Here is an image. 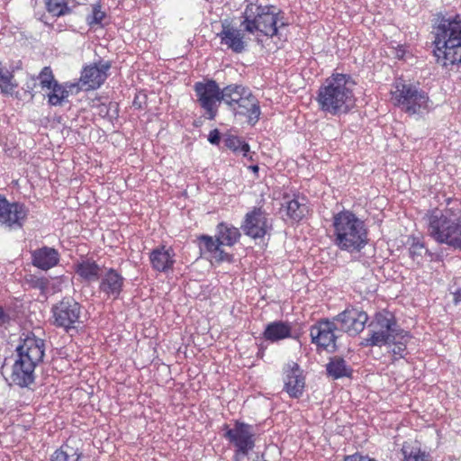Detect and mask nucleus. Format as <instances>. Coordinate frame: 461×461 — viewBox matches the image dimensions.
<instances>
[{
    "label": "nucleus",
    "mask_w": 461,
    "mask_h": 461,
    "mask_svg": "<svg viewBox=\"0 0 461 461\" xmlns=\"http://www.w3.org/2000/svg\"><path fill=\"white\" fill-rule=\"evenodd\" d=\"M279 23V13L271 5H262L258 0H245V7L240 16V27L259 40L260 37L273 38L278 29L285 26Z\"/></svg>",
    "instance_id": "obj_4"
},
{
    "label": "nucleus",
    "mask_w": 461,
    "mask_h": 461,
    "mask_svg": "<svg viewBox=\"0 0 461 461\" xmlns=\"http://www.w3.org/2000/svg\"><path fill=\"white\" fill-rule=\"evenodd\" d=\"M338 325L334 320L323 319L313 324L310 329L312 343L328 351L336 349Z\"/></svg>",
    "instance_id": "obj_12"
},
{
    "label": "nucleus",
    "mask_w": 461,
    "mask_h": 461,
    "mask_svg": "<svg viewBox=\"0 0 461 461\" xmlns=\"http://www.w3.org/2000/svg\"><path fill=\"white\" fill-rule=\"evenodd\" d=\"M411 338V333L401 327L393 333L386 346L391 348L390 352L394 356L395 359L405 357L407 355V346Z\"/></svg>",
    "instance_id": "obj_25"
},
{
    "label": "nucleus",
    "mask_w": 461,
    "mask_h": 461,
    "mask_svg": "<svg viewBox=\"0 0 461 461\" xmlns=\"http://www.w3.org/2000/svg\"><path fill=\"white\" fill-rule=\"evenodd\" d=\"M391 95L393 104L409 115L423 114L429 109L428 94L415 85L396 81Z\"/></svg>",
    "instance_id": "obj_7"
},
{
    "label": "nucleus",
    "mask_w": 461,
    "mask_h": 461,
    "mask_svg": "<svg viewBox=\"0 0 461 461\" xmlns=\"http://www.w3.org/2000/svg\"><path fill=\"white\" fill-rule=\"evenodd\" d=\"M45 8L49 14L55 17H60L72 13L67 0H44Z\"/></svg>",
    "instance_id": "obj_32"
},
{
    "label": "nucleus",
    "mask_w": 461,
    "mask_h": 461,
    "mask_svg": "<svg viewBox=\"0 0 461 461\" xmlns=\"http://www.w3.org/2000/svg\"><path fill=\"white\" fill-rule=\"evenodd\" d=\"M9 316L5 312L2 307H0V327L8 322Z\"/></svg>",
    "instance_id": "obj_43"
},
{
    "label": "nucleus",
    "mask_w": 461,
    "mask_h": 461,
    "mask_svg": "<svg viewBox=\"0 0 461 461\" xmlns=\"http://www.w3.org/2000/svg\"><path fill=\"white\" fill-rule=\"evenodd\" d=\"M368 327L369 337L364 339L361 344L365 347L381 348L388 344L400 326L392 312L384 311L375 314Z\"/></svg>",
    "instance_id": "obj_8"
},
{
    "label": "nucleus",
    "mask_w": 461,
    "mask_h": 461,
    "mask_svg": "<svg viewBox=\"0 0 461 461\" xmlns=\"http://www.w3.org/2000/svg\"><path fill=\"white\" fill-rule=\"evenodd\" d=\"M231 110L235 114L246 116L250 125H255L261 114L259 102L248 87L242 93V96L239 97Z\"/></svg>",
    "instance_id": "obj_19"
},
{
    "label": "nucleus",
    "mask_w": 461,
    "mask_h": 461,
    "mask_svg": "<svg viewBox=\"0 0 461 461\" xmlns=\"http://www.w3.org/2000/svg\"><path fill=\"white\" fill-rule=\"evenodd\" d=\"M222 430L224 438L235 447L236 455L247 456L254 448L255 433L251 425L236 420L232 428L224 424Z\"/></svg>",
    "instance_id": "obj_9"
},
{
    "label": "nucleus",
    "mask_w": 461,
    "mask_h": 461,
    "mask_svg": "<svg viewBox=\"0 0 461 461\" xmlns=\"http://www.w3.org/2000/svg\"><path fill=\"white\" fill-rule=\"evenodd\" d=\"M91 13L87 14L86 21L90 27L99 26L104 27V21L106 18V13L102 10V5L99 3L91 5Z\"/></svg>",
    "instance_id": "obj_34"
},
{
    "label": "nucleus",
    "mask_w": 461,
    "mask_h": 461,
    "mask_svg": "<svg viewBox=\"0 0 461 461\" xmlns=\"http://www.w3.org/2000/svg\"><path fill=\"white\" fill-rule=\"evenodd\" d=\"M50 90L51 91L48 94V103L53 106L61 105L69 96L68 89L59 82H55Z\"/></svg>",
    "instance_id": "obj_33"
},
{
    "label": "nucleus",
    "mask_w": 461,
    "mask_h": 461,
    "mask_svg": "<svg viewBox=\"0 0 461 461\" xmlns=\"http://www.w3.org/2000/svg\"><path fill=\"white\" fill-rule=\"evenodd\" d=\"M424 251H426L424 245L420 242H413L409 249L410 257L413 260H419V258H421Z\"/></svg>",
    "instance_id": "obj_39"
},
{
    "label": "nucleus",
    "mask_w": 461,
    "mask_h": 461,
    "mask_svg": "<svg viewBox=\"0 0 461 461\" xmlns=\"http://www.w3.org/2000/svg\"><path fill=\"white\" fill-rule=\"evenodd\" d=\"M354 86L355 82L349 75L333 73L317 91L319 110L331 116L348 113L356 104Z\"/></svg>",
    "instance_id": "obj_1"
},
{
    "label": "nucleus",
    "mask_w": 461,
    "mask_h": 461,
    "mask_svg": "<svg viewBox=\"0 0 461 461\" xmlns=\"http://www.w3.org/2000/svg\"><path fill=\"white\" fill-rule=\"evenodd\" d=\"M225 146L235 153H241L243 157H249V145L236 136H228L224 140Z\"/></svg>",
    "instance_id": "obj_35"
},
{
    "label": "nucleus",
    "mask_w": 461,
    "mask_h": 461,
    "mask_svg": "<svg viewBox=\"0 0 461 461\" xmlns=\"http://www.w3.org/2000/svg\"><path fill=\"white\" fill-rule=\"evenodd\" d=\"M98 291L109 299L116 300L121 295L125 283L122 275L114 268H104L99 278Z\"/></svg>",
    "instance_id": "obj_17"
},
{
    "label": "nucleus",
    "mask_w": 461,
    "mask_h": 461,
    "mask_svg": "<svg viewBox=\"0 0 461 461\" xmlns=\"http://www.w3.org/2000/svg\"><path fill=\"white\" fill-rule=\"evenodd\" d=\"M249 168H250L253 172H255V173H257V172L258 171V169H259V168H258V166H257V165L250 166V167H249Z\"/></svg>",
    "instance_id": "obj_45"
},
{
    "label": "nucleus",
    "mask_w": 461,
    "mask_h": 461,
    "mask_svg": "<svg viewBox=\"0 0 461 461\" xmlns=\"http://www.w3.org/2000/svg\"><path fill=\"white\" fill-rule=\"evenodd\" d=\"M76 274L84 281L91 283L99 280L102 267L93 259L83 258L74 264Z\"/></svg>",
    "instance_id": "obj_24"
},
{
    "label": "nucleus",
    "mask_w": 461,
    "mask_h": 461,
    "mask_svg": "<svg viewBox=\"0 0 461 461\" xmlns=\"http://www.w3.org/2000/svg\"><path fill=\"white\" fill-rule=\"evenodd\" d=\"M215 237L218 239L220 243L222 244V246L232 247L239 241L240 238V232L238 228L232 226L231 224L220 222L216 228Z\"/></svg>",
    "instance_id": "obj_28"
},
{
    "label": "nucleus",
    "mask_w": 461,
    "mask_h": 461,
    "mask_svg": "<svg viewBox=\"0 0 461 461\" xmlns=\"http://www.w3.org/2000/svg\"><path fill=\"white\" fill-rule=\"evenodd\" d=\"M434 54L442 66H461V19L443 21L436 29Z\"/></svg>",
    "instance_id": "obj_6"
},
{
    "label": "nucleus",
    "mask_w": 461,
    "mask_h": 461,
    "mask_svg": "<svg viewBox=\"0 0 461 461\" xmlns=\"http://www.w3.org/2000/svg\"><path fill=\"white\" fill-rule=\"evenodd\" d=\"M366 223L349 210H343L332 217V241L340 250L359 252L368 242Z\"/></svg>",
    "instance_id": "obj_3"
},
{
    "label": "nucleus",
    "mask_w": 461,
    "mask_h": 461,
    "mask_svg": "<svg viewBox=\"0 0 461 461\" xmlns=\"http://www.w3.org/2000/svg\"><path fill=\"white\" fill-rule=\"evenodd\" d=\"M200 250L204 256L210 258L217 263L230 262L232 256L222 249V244L220 243L218 239H213L209 235H202L199 238Z\"/></svg>",
    "instance_id": "obj_22"
},
{
    "label": "nucleus",
    "mask_w": 461,
    "mask_h": 461,
    "mask_svg": "<svg viewBox=\"0 0 461 461\" xmlns=\"http://www.w3.org/2000/svg\"><path fill=\"white\" fill-rule=\"evenodd\" d=\"M38 283L41 288H43L46 285V282L43 279L39 280Z\"/></svg>",
    "instance_id": "obj_46"
},
{
    "label": "nucleus",
    "mask_w": 461,
    "mask_h": 461,
    "mask_svg": "<svg viewBox=\"0 0 461 461\" xmlns=\"http://www.w3.org/2000/svg\"><path fill=\"white\" fill-rule=\"evenodd\" d=\"M80 81L79 82H77V83H70V82H67L65 84H63V86H66L67 89H68L69 91V95L71 94H77L78 93V91L81 89V87L79 86L80 85Z\"/></svg>",
    "instance_id": "obj_42"
},
{
    "label": "nucleus",
    "mask_w": 461,
    "mask_h": 461,
    "mask_svg": "<svg viewBox=\"0 0 461 461\" xmlns=\"http://www.w3.org/2000/svg\"><path fill=\"white\" fill-rule=\"evenodd\" d=\"M244 30L231 25L227 20L221 23V31L217 33L221 44L234 53H242L247 47Z\"/></svg>",
    "instance_id": "obj_16"
},
{
    "label": "nucleus",
    "mask_w": 461,
    "mask_h": 461,
    "mask_svg": "<svg viewBox=\"0 0 461 461\" xmlns=\"http://www.w3.org/2000/svg\"><path fill=\"white\" fill-rule=\"evenodd\" d=\"M326 371L327 375L335 380L350 377L353 373V369L345 359L338 356L330 358L326 365Z\"/></svg>",
    "instance_id": "obj_27"
},
{
    "label": "nucleus",
    "mask_w": 461,
    "mask_h": 461,
    "mask_svg": "<svg viewBox=\"0 0 461 461\" xmlns=\"http://www.w3.org/2000/svg\"><path fill=\"white\" fill-rule=\"evenodd\" d=\"M81 456L77 448L66 442L50 456V461H78Z\"/></svg>",
    "instance_id": "obj_30"
},
{
    "label": "nucleus",
    "mask_w": 461,
    "mask_h": 461,
    "mask_svg": "<svg viewBox=\"0 0 461 461\" xmlns=\"http://www.w3.org/2000/svg\"><path fill=\"white\" fill-rule=\"evenodd\" d=\"M345 461H376V460L369 457L368 456L354 454V455L346 456Z\"/></svg>",
    "instance_id": "obj_40"
},
{
    "label": "nucleus",
    "mask_w": 461,
    "mask_h": 461,
    "mask_svg": "<svg viewBox=\"0 0 461 461\" xmlns=\"http://www.w3.org/2000/svg\"><path fill=\"white\" fill-rule=\"evenodd\" d=\"M333 320L338 325V330L349 335H357L365 329L368 315L364 311L348 308L334 317Z\"/></svg>",
    "instance_id": "obj_13"
},
{
    "label": "nucleus",
    "mask_w": 461,
    "mask_h": 461,
    "mask_svg": "<svg viewBox=\"0 0 461 461\" xmlns=\"http://www.w3.org/2000/svg\"><path fill=\"white\" fill-rule=\"evenodd\" d=\"M292 336V325L282 321L268 323L263 332L266 340L277 342Z\"/></svg>",
    "instance_id": "obj_26"
},
{
    "label": "nucleus",
    "mask_w": 461,
    "mask_h": 461,
    "mask_svg": "<svg viewBox=\"0 0 461 461\" xmlns=\"http://www.w3.org/2000/svg\"><path fill=\"white\" fill-rule=\"evenodd\" d=\"M454 302L456 304L461 303V288L454 293Z\"/></svg>",
    "instance_id": "obj_44"
},
{
    "label": "nucleus",
    "mask_w": 461,
    "mask_h": 461,
    "mask_svg": "<svg viewBox=\"0 0 461 461\" xmlns=\"http://www.w3.org/2000/svg\"><path fill=\"white\" fill-rule=\"evenodd\" d=\"M38 79L40 80V86L42 89H50V87L58 82L54 78V75L50 67H44L38 76Z\"/></svg>",
    "instance_id": "obj_38"
},
{
    "label": "nucleus",
    "mask_w": 461,
    "mask_h": 461,
    "mask_svg": "<svg viewBox=\"0 0 461 461\" xmlns=\"http://www.w3.org/2000/svg\"><path fill=\"white\" fill-rule=\"evenodd\" d=\"M402 454L405 461H429V454L422 451L420 447L403 446Z\"/></svg>",
    "instance_id": "obj_36"
},
{
    "label": "nucleus",
    "mask_w": 461,
    "mask_h": 461,
    "mask_svg": "<svg viewBox=\"0 0 461 461\" xmlns=\"http://www.w3.org/2000/svg\"><path fill=\"white\" fill-rule=\"evenodd\" d=\"M110 67L108 62H100L84 68L80 77L81 85L86 86V89L100 87L108 77L107 72Z\"/></svg>",
    "instance_id": "obj_20"
},
{
    "label": "nucleus",
    "mask_w": 461,
    "mask_h": 461,
    "mask_svg": "<svg viewBox=\"0 0 461 461\" xmlns=\"http://www.w3.org/2000/svg\"><path fill=\"white\" fill-rule=\"evenodd\" d=\"M176 253L172 247L158 246L149 253V261L154 270L168 272L173 269L176 263Z\"/></svg>",
    "instance_id": "obj_21"
},
{
    "label": "nucleus",
    "mask_w": 461,
    "mask_h": 461,
    "mask_svg": "<svg viewBox=\"0 0 461 461\" xmlns=\"http://www.w3.org/2000/svg\"><path fill=\"white\" fill-rule=\"evenodd\" d=\"M10 379L12 384L29 388L35 381V367L42 361L45 352L44 340L35 336L27 337L17 349Z\"/></svg>",
    "instance_id": "obj_5"
},
{
    "label": "nucleus",
    "mask_w": 461,
    "mask_h": 461,
    "mask_svg": "<svg viewBox=\"0 0 461 461\" xmlns=\"http://www.w3.org/2000/svg\"><path fill=\"white\" fill-rule=\"evenodd\" d=\"M28 210L20 203H9L0 195V224L11 229H18L23 225Z\"/></svg>",
    "instance_id": "obj_15"
},
{
    "label": "nucleus",
    "mask_w": 461,
    "mask_h": 461,
    "mask_svg": "<svg viewBox=\"0 0 461 461\" xmlns=\"http://www.w3.org/2000/svg\"><path fill=\"white\" fill-rule=\"evenodd\" d=\"M247 87L243 85L230 84L221 89V102H223L230 109L235 106L240 96Z\"/></svg>",
    "instance_id": "obj_31"
},
{
    "label": "nucleus",
    "mask_w": 461,
    "mask_h": 461,
    "mask_svg": "<svg viewBox=\"0 0 461 461\" xmlns=\"http://www.w3.org/2000/svg\"><path fill=\"white\" fill-rule=\"evenodd\" d=\"M241 229L252 239L263 238L270 229L266 212L261 207H254L246 213Z\"/></svg>",
    "instance_id": "obj_14"
},
{
    "label": "nucleus",
    "mask_w": 461,
    "mask_h": 461,
    "mask_svg": "<svg viewBox=\"0 0 461 461\" xmlns=\"http://www.w3.org/2000/svg\"><path fill=\"white\" fill-rule=\"evenodd\" d=\"M13 79L14 75L7 70H4L0 74V89L3 94L13 95L14 89L17 87V84L14 83Z\"/></svg>",
    "instance_id": "obj_37"
},
{
    "label": "nucleus",
    "mask_w": 461,
    "mask_h": 461,
    "mask_svg": "<svg viewBox=\"0 0 461 461\" xmlns=\"http://www.w3.org/2000/svg\"><path fill=\"white\" fill-rule=\"evenodd\" d=\"M284 389L290 397L299 398L303 395L305 378L300 366L294 361L288 362L283 369Z\"/></svg>",
    "instance_id": "obj_18"
},
{
    "label": "nucleus",
    "mask_w": 461,
    "mask_h": 461,
    "mask_svg": "<svg viewBox=\"0 0 461 461\" xmlns=\"http://www.w3.org/2000/svg\"><path fill=\"white\" fill-rule=\"evenodd\" d=\"M220 132L217 129H214L210 131L208 135V140L211 144L218 145L220 142Z\"/></svg>",
    "instance_id": "obj_41"
},
{
    "label": "nucleus",
    "mask_w": 461,
    "mask_h": 461,
    "mask_svg": "<svg viewBox=\"0 0 461 461\" xmlns=\"http://www.w3.org/2000/svg\"><path fill=\"white\" fill-rule=\"evenodd\" d=\"M428 234L438 243L461 249V203L447 198L444 209L435 208L425 216Z\"/></svg>",
    "instance_id": "obj_2"
},
{
    "label": "nucleus",
    "mask_w": 461,
    "mask_h": 461,
    "mask_svg": "<svg viewBox=\"0 0 461 461\" xmlns=\"http://www.w3.org/2000/svg\"><path fill=\"white\" fill-rule=\"evenodd\" d=\"M194 90L200 106L205 111L209 120H213L218 113L221 103V88L216 81L206 79L194 83Z\"/></svg>",
    "instance_id": "obj_10"
},
{
    "label": "nucleus",
    "mask_w": 461,
    "mask_h": 461,
    "mask_svg": "<svg viewBox=\"0 0 461 461\" xmlns=\"http://www.w3.org/2000/svg\"><path fill=\"white\" fill-rule=\"evenodd\" d=\"M59 257L56 249L44 246L32 251V263L35 267L47 271L59 264Z\"/></svg>",
    "instance_id": "obj_23"
},
{
    "label": "nucleus",
    "mask_w": 461,
    "mask_h": 461,
    "mask_svg": "<svg viewBox=\"0 0 461 461\" xmlns=\"http://www.w3.org/2000/svg\"><path fill=\"white\" fill-rule=\"evenodd\" d=\"M54 324L58 327L69 330L79 321L81 316V305L73 298L65 297L51 309Z\"/></svg>",
    "instance_id": "obj_11"
},
{
    "label": "nucleus",
    "mask_w": 461,
    "mask_h": 461,
    "mask_svg": "<svg viewBox=\"0 0 461 461\" xmlns=\"http://www.w3.org/2000/svg\"><path fill=\"white\" fill-rule=\"evenodd\" d=\"M287 216L296 221L302 220L308 212V206L303 197L295 196L286 202Z\"/></svg>",
    "instance_id": "obj_29"
}]
</instances>
